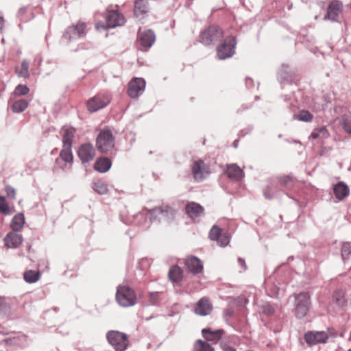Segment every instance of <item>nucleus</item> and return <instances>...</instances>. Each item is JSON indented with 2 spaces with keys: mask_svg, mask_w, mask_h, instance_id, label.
<instances>
[{
  "mask_svg": "<svg viewBox=\"0 0 351 351\" xmlns=\"http://www.w3.org/2000/svg\"><path fill=\"white\" fill-rule=\"evenodd\" d=\"M112 163L107 158H100L95 163V169L101 173L107 172L111 167Z\"/></svg>",
  "mask_w": 351,
  "mask_h": 351,
  "instance_id": "a878e982",
  "label": "nucleus"
},
{
  "mask_svg": "<svg viewBox=\"0 0 351 351\" xmlns=\"http://www.w3.org/2000/svg\"><path fill=\"white\" fill-rule=\"evenodd\" d=\"M333 190L336 198L339 200H342L349 195V189L343 182L337 183Z\"/></svg>",
  "mask_w": 351,
  "mask_h": 351,
  "instance_id": "b1692460",
  "label": "nucleus"
},
{
  "mask_svg": "<svg viewBox=\"0 0 351 351\" xmlns=\"http://www.w3.org/2000/svg\"><path fill=\"white\" fill-rule=\"evenodd\" d=\"M184 263L189 271L194 274H199L203 270V264L196 256L187 257Z\"/></svg>",
  "mask_w": 351,
  "mask_h": 351,
  "instance_id": "a211bd4d",
  "label": "nucleus"
},
{
  "mask_svg": "<svg viewBox=\"0 0 351 351\" xmlns=\"http://www.w3.org/2000/svg\"><path fill=\"white\" fill-rule=\"evenodd\" d=\"M317 130L318 131L319 136L321 135L323 138H326L329 135V134L325 127L319 128Z\"/></svg>",
  "mask_w": 351,
  "mask_h": 351,
  "instance_id": "603ef678",
  "label": "nucleus"
},
{
  "mask_svg": "<svg viewBox=\"0 0 351 351\" xmlns=\"http://www.w3.org/2000/svg\"><path fill=\"white\" fill-rule=\"evenodd\" d=\"M147 12V3L144 0H136L134 3V15L137 18H143Z\"/></svg>",
  "mask_w": 351,
  "mask_h": 351,
  "instance_id": "bb28decb",
  "label": "nucleus"
},
{
  "mask_svg": "<svg viewBox=\"0 0 351 351\" xmlns=\"http://www.w3.org/2000/svg\"><path fill=\"white\" fill-rule=\"evenodd\" d=\"M296 119L302 121L310 122L313 119V115L308 111L303 110L300 111Z\"/></svg>",
  "mask_w": 351,
  "mask_h": 351,
  "instance_id": "e433bc0d",
  "label": "nucleus"
},
{
  "mask_svg": "<svg viewBox=\"0 0 351 351\" xmlns=\"http://www.w3.org/2000/svg\"><path fill=\"white\" fill-rule=\"evenodd\" d=\"M174 210L168 206L156 207L148 210L147 217L150 221L161 219L162 218H171L173 216Z\"/></svg>",
  "mask_w": 351,
  "mask_h": 351,
  "instance_id": "9d476101",
  "label": "nucleus"
},
{
  "mask_svg": "<svg viewBox=\"0 0 351 351\" xmlns=\"http://www.w3.org/2000/svg\"><path fill=\"white\" fill-rule=\"evenodd\" d=\"M77 155L82 163H87L93 160L95 156V149L91 143L82 144L78 149Z\"/></svg>",
  "mask_w": 351,
  "mask_h": 351,
  "instance_id": "f8f14e48",
  "label": "nucleus"
},
{
  "mask_svg": "<svg viewBox=\"0 0 351 351\" xmlns=\"http://www.w3.org/2000/svg\"><path fill=\"white\" fill-rule=\"evenodd\" d=\"M332 303L339 308H344L350 303V299L346 292L341 289L336 290L332 296Z\"/></svg>",
  "mask_w": 351,
  "mask_h": 351,
  "instance_id": "f3484780",
  "label": "nucleus"
},
{
  "mask_svg": "<svg viewBox=\"0 0 351 351\" xmlns=\"http://www.w3.org/2000/svg\"><path fill=\"white\" fill-rule=\"evenodd\" d=\"M226 173L228 178L234 180H241L244 175L243 170L236 164L228 165Z\"/></svg>",
  "mask_w": 351,
  "mask_h": 351,
  "instance_id": "4be33fe9",
  "label": "nucleus"
},
{
  "mask_svg": "<svg viewBox=\"0 0 351 351\" xmlns=\"http://www.w3.org/2000/svg\"><path fill=\"white\" fill-rule=\"evenodd\" d=\"M23 241L22 235L14 230L8 232L4 239L5 245L9 248L18 247L22 243Z\"/></svg>",
  "mask_w": 351,
  "mask_h": 351,
  "instance_id": "6ab92c4d",
  "label": "nucleus"
},
{
  "mask_svg": "<svg viewBox=\"0 0 351 351\" xmlns=\"http://www.w3.org/2000/svg\"><path fill=\"white\" fill-rule=\"evenodd\" d=\"M342 4L340 1L335 0L332 1L328 7L327 14L324 19L330 20L332 22L339 21V15L341 11Z\"/></svg>",
  "mask_w": 351,
  "mask_h": 351,
  "instance_id": "2eb2a0df",
  "label": "nucleus"
},
{
  "mask_svg": "<svg viewBox=\"0 0 351 351\" xmlns=\"http://www.w3.org/2000/svg\"><path fill=\"white\" fill-rule=\"evenodd\" d=\"M237 144H238V141L237 140L234 141V143H233L234 147H237Z\"/></svg>",
  "mask_w": 351,
  "mask_h": 351,
  "instance_id": "13d9d810",
  "label": "nucleus"
},
{
  "mask_svg": "<svg viewBox=\"0 0 351 351\" xmlns=\"http://www.w3.org/2000/svg\"><path fill=\"white\" fill-rule=\"evenodd\" d=\"M25 224V216L22 213H17L14 216L11 222L10 227L14 232H19Z\"/></svg>",
  "mask_w": 351,
  "mask_h": 351,
  "instance_id": "393cba45",
  "label": "nucleus"
},
{
  "mask_svg": "<svg viewBox=\"0 0 351 351\" xmlns=\"http://www.w3.org/2000/svg\"><path fill=\"white\" fill-rule=\"evenodd\" d=\"M202 333L204 339L207 341L217 343L221 339L224 334V330L223 329L213 330L210 328H204L202 330Z\"/></svg>",
  "mask_w": 351,
  "mask_h": 351,
  "instance_id": "412c9836",
  "label": "nucleus"
},
{
  "mask_svg": "<svg viewBox=\"0 0 351 351\" xmlns=\"http://www.w3.org/2000/svg\"><path fill=\"white\" fill-rule=\"evenodd\" d=\"M221 348L223 351H237V350L225 342L221 343Z\"/></svg>",
  "mask_w": 351,
  "mask_h": 351,
  "instance_id": "3c124183",
  "label": "nucleus"
},
{
  "mask_svg": "<svg viewBox=\"0 0 351 351\" xmlns=\"http://www.w3.org/2000/svg\"><path fill=\"white\" fill-rule=\"evenodd\" d=\"M108 343L116 351H124L129 345L126 334L117 330H110L106 334Z\"/></svg>",
  "mask_w": 351,
  "mask_h": 351,
  "instance_id": "7ed1b4c3",
  "label": "nucleus"
},
{
  "mask_svg": "<svg viewBox=\"0 0 351 351\" xmlns=\"http://www.w3.org/2000/svg\"><path fill=\"white\" fill-rule=\"evenodd\" d=\"M223 35V31L217 26L211 25L202 32L199 41L205 45L217 42Z\"/></svg>",
  "mask_w": 351,
  "mask_h": 351,
  "instance_id": "0eeeda50",
  "label": "nucleus"
},
{
  "mask_svg": "<svg viewBox=\"0 0 351 351\" xmlns=\"http://www.w3.org/2000/svg\"><path fill=\"white\" fill-rule=\"evenodd\" d=\"M275 312V308L269 303H266L263 306V313L267 315H271Z\"/></svg>",
  "mask_w": 351,
  "mask_h": 351,
  "instance_id": "a18cd8bd",
  "label": "nucleus"
},
{
  "mask_svg": "<svg viewBox=\"0 0 351 351\" xmlns=\"http://www.w3.org/2000/svg\"><path fill=\"white\" fill-rule=\"evenodd\" d=\"M145 88V81L143 78L135 77L132 80L128 88V94L132 98H136L141 94Z\"/></svg>",
  "mask_w": 351,
  "mask_h": 351,
  "instance_id": "9b49d317",
  "label": "nucleus"
},
{
  "mask_svg": "<svg viewBox=\"0 0 351 351\" xmlns=\"http://www.w3.org/2000/svg\"><path fill=\"white\" fill-rule=\"evenodd\" d=\"M238 265L241 267V269L239 272L245 271L247 269V266L245 264V261L242 258H239L237 260Z\"/></svg>",
  "mask_w": 351,
  "mask_h": 351,
  "instance_id": "09e8293b",
  "label": "nucleus"
},
{
  "mask_svg": "<svg viewBox=\"0 0 351 351\" xmlns=\"http://www.w3.org/2000/svg\"><path fill=\"white\" fill-rule=\"evenodd\" d=\"M26 8H22L19 10L18 15L19 17H21L23 14L26 12Z\"/></svg>",
  "mask_w": 351,
  "mask_h": 351,
  "instance_id": "6e6d98bb",
  "label": "nucleus"
},
{
  "mask_svg": "<svg viewBox=\"0 0 351 351\" xmlns=\"http://www.w3.org/2000/svg\"><path fill=\"white\" fill-rule=\"evenodd\" d=\"M328 339V335L323 331L308 332L304 335V339L309 345L325 343Z\"/></svg>",
  "mask_w": 351,
  "mask_h": 351,
  "instance_id": "4468645a",
  "label": "nucleus"
},
{
  "mask_svg": "<svg viewBox=\"0 0 351 351\" xmlns=\"http://www.w3.org/2000/svg\"><path fill=\"white\" fill-rule=\"evenodd\" d=\"M96 145L97 149L101 153H107L113 149L114 138L109 129L100 131L96 138Z\"/></svg>",
  "mask_w": 351,
  "mask_h": 351,
  "instance_id": "f03ea898",
  "label": "nucleus"
},
{
  "mask_svg": "<svg viewBox=\"0 0 351 351\" xmlns=\"http://www.w3.org/2000/svg\"><path fill=\"white\" fill-rule=\"evenodd\" d=\"M193 176L195 181H203L210 173L209 167L202 160L193 162L191 167Z\"/></svg>",
  "mask_w": 351,
  "mask_h": 351,
  "instance_id": "1a4fd4ad",
  "label": "nucleus"
},
{
  "mask_svg": "<svg viewBox=\"0 0 351 351\" xmlns=\"http://www.w3.org/2000/svg\"><path fill=\"white\" fill-rule=\"evenodd\" d=\"M7 195L11 198L14 199L16 197V190L11 186H6L5 188Z\"/></svg>",
  "mask_w": 351,
  "mask_h": 351,
  "instance_id": "49530a36",
  "label": "nucleus"
},
{
  "mask_svg": "<svg viewBox=\"0 0 351 351\" xmlns=\"http://www.w3.org/2000/svg\"><path fill=\"white\" fill-rule=\"evenodd\" d=\"M35 60L38 61L39 63H40L42 61L41 58H39V59L35 58Z\"/></svg>",
  "mask_w": 351,
  "mask_h": 351,
  "instance_id": "bf43d9fd",
  "label": "nucleus"
},
{
  "mask_svg": "<svg viewBox=\"0 0 351 351\" xmlns=\"http://www.w3.org/2000/svg\"><path fill=\"white\" fill-rule=\"evenodd\" d=\"M348 351H351V349H350Z\"/></svg>",
  "mask_w": 351,
  "mask_h": 351,
  "instance_id": "e2e57ef3",
  "label": "nucleus"
},
{
  "mask_svg": "<svg viewBox=\"0 0 351 351\" xmlns=\"http://www.w3.org/2000/svg\"><path fill=\"white\" fill-rule=\"evenodd\" d=\"M236 44L237 41L234 36H227L223 43L217 47V52L219 58L225 60L232 57L234 54Z\"/></svg>",
  "mask_w": 351,
  "mask_h": 351,
  "instance_id": "6e6552de",
  "label": "nucleus"
},
{
  "mask_svg": "<svg viewBox=\"0 0 351 351\" xmlns=\"http://www.w3.org/2000/svg\"><path fill=\"white\" fill-rule=\"evenodd\" d=\"M195 351H214V349L210 344L199 339L195 345Z\"/></svg>",
  "mask_w": 351,
  "mask_h": 351,
  "instance_id": "c9c22d12",
  "label": "nucleus"
},
{
  "mask_svg": "<svg viewBox=\"0 0 351 351\" xmlns=\"http://www.w3.org/2000/svg\"><path fill=\"white\" fill-rule=\"evenodd\" d=\"M319 136V134L318 132V131L316 130H314L311 134V137L313 139H315V138H317Z\"/></svg>",
  "mask_w": 351,
  "mask_h": 351,
  "instance_id": "5fc2aeb1",
  "label": "nucleus"
},
{
  "mask_svg": "<svg viewBox=\"0 0 351 351\" xmlns=\"http://www.w3.org/2000/svg\"><path fill=\"white\" fill-rule=\"evenodd\" d=\"M204 211V208L199 204L191 202L186 206V213L191 219H196L199 217Z\"/></svg>",
  "mask_w": 351,
  "mask_h": 351,
  "instance_id": "5701e85b",
  "label": "nucleus"
},
{
  "mask_svg": "<svg viewBox=\"0 0 351 351\" xmlns=\"http://www.w3.org/2000/svg\"><path fill=\"white\" fill-rule=\"evenodd\" d=\"M230 237L228 234H221L219 236V239L217 240L218 244L220 246H226L230 243Z\"/></svg>",
  "mask_w": 351,
  "mask_h": 351,
  "instance_id": "37998d69",
  "label": "nucleus"
},
{
  "mask_svg": "<svg viewBox=\"0 0 351 351\" xmlns=\"http://www.w3.org/2000/svg\"><path fill=\"white\" fill-rule=\"evenodd\" d=\"M75 130L73 128H66L64 130L62 136V143L64 146L72 147L73 138L74 137Z\"/></svg>",
  "mask_w": 351,
  "mask_h": 351,
  "instance_id": "cd10ccee",
  "label": "nucleus"
},
{
  "mask_svg": "<svg viewBox=\"0 0 351 351\" xmlns=\"http://www.w3.org/2000/svg\"><path fill=\"white\" fill-rule=\"evenodd\" d=\"M35 60L38 61L39 63H40L42 61L41 58H39V59L35 58Z\"/></svg>",
  "mask_w": 351,
  "mask_h": 351,
  "instance_id": "680f3d73",
  "label": "nucleus"
},
{
  "mask_svg": "<svg viewBox=\"0 0 351 351\" xmlns=\"http://www.w3.org/2000/svg\"><path fill=\"white\" fill-rule=\"evenodd\" d=\"M93 189L100 195H104L108 192V186L102 180H97L93 184Z\"/></svg>",
  "mask_w": 351,
  "mask_h": 351,
  "instance_id": "f704fd0d",
  "label": "nucleus"
},
{
  "mask_svg": "<svg viewBox=\"0 0 351 351\" xmlns=\"http://www.w3.org/2000/svg\"><path fill=\"white\" fill-rule=\"evenodd\" d=\"M28 106V101L26 99H21L14 101L12 106V110L15 113L23 112Z\"/></svg>",
  "mask_w": 351,
  "mask_h": 351,
  "instance_id": "7c9ffc66",
  "label": "nucleus"
},
{
  "mask_svg": "<svg viewBox=\"0 0 351 351\" xmlns=\"http://www.w3.org/2000/svg\"><path fill=\"white\" fill-rule=\"evenodd\" d=\"M4 20L2 17H0V29H2L3 25Z\"/></svg>",
  "mask_w": 351,
  "mask_h": 351,
  "instance_id": "4d7b16f0",
  "label": "nucleus"
},
{
  "mask_svg": "<svg viewBox=\"0 0 351 351\" xmlns=\"http://www.w3.org/2000/svg\"><path fill=\"white\" fill-rule=\"evenodd\" d=\"M212 310V306L206 298L200 299L195 305V312L196 314L205 316L208 315Z\"/></svg>",
  "mask_w": 351,
  "mask_h": 351,
  "instance_id": "aec40b11",
  "label": "nucleus"
},
{
  "mask_svg": "<svg viewBox=\"0 0 351 351\" xmlns=\"http://www.w3.org/2000/svg\"><path fill=\"white\" fill-rule=\"evenodd\" d=\"M271 191H273V189L271 186H269L264 190L263 193L265 198L268 199H271L273 198L274 196L271 194Z\"/></svg>",
  "mask_w": 351,
  "mask_h": 351,
  "instance_id": "8fccbe9b",
  "label": "nucleus"
},
{
  "mask_svg": "<svg viewBox=\"0 0 351 351\" xmlns=\"http://www.w3.org/2000/svg\"><path fill=\"white\" fill-rule=\"evenodd\" d=\"M16 73L20 77L27 78L29 76V63L26 60L21 62L20 67H16L15 69Z\"/></svg>",
  "mask_w": 351,
  "mask_h": 351,
  "instance_id": "c756f323",
  "label": "nucleus"
},
{
  "mask_svg": "<svg viewBox=\"0 0 351 351\" xmlns=\"http://www.w3.org/2000/svg\"><path fill=\"white\" fill-rule=\"evenodd\" d=\"M341 258L344 263L348 260L351 256V243L343 242L341 248Z\"/></svg>",
  "mask_w": 351,
  "mask_h": 351,
  "instance_id": "72a5a7b5",
  "label": "nucleus"
},
{
  "mask_svg": "<svg viewBox=\"0 0 351 351\" xmlns=\"http://www.w3.org/2000/svg\"><path fill=\"white\" fill-rule=\"evenodd\" d=\"M278 180L283 186H288L289 183L292 182V178L289 176L280 177Z\"/></svg>",
  "mask_w": 351,
  "mask_h": 351,
  "instance_id": "de8ad7c7",
  "label": "nucleus"
},
{
  "mask_svg": "<svg viewBox=\"0 0 351 351\" xmlns=\"http://www.w3.org/2000/svg\"><path fill=\"white\" fill-rule=\"evenodd\" d=\"M311 300L308 293L303 292L298 294L295 298V314L300 319L305 317L310 308Z\"/></svg>",
  "mask_w": 351,
  "mask_h": 351,
  "instance_id": "423d86ee",
  "label": "nucleus"
},
{
  "mask_svg": "<svg viewBox=\"0 0 351 351\" xmlns=\"http://www.w3.org/2000/svg\"><path fill=\"white\" fill-rule=\"evenodd\" d=\"M234 313V311L232 308H228L224 311V316L226 317H231Z\"/></svg>",
  "mask_w": 351,
  "mask_h": 351,
  "instance_id": "864d4df0",
  "label": "nucleus"
},
{
  "mask_svg": "<svg viewBox=\"0 0 351 351\" xmlns=\"http://www.w3.org/2000/svg\"><path fill=\"white\" fill-rule=\"evenodd\" d=\"M35 60L38 61L39 63H40L42 61L41 58H39V59L35 58Z\"/></svg>",
  "mask_w": 351,
  "mask_h": 351,
  "instance_id": "052dcab7",
  "label": "nucleus"
},
{
  "mask_svg": "<svg viewBox=\"0 0 351 351\" xmlns=\"http://www.w3.org/2000/svg\"><path fill=\"white\" fill-rule=\"evenodd\" d=\"M125 22L124 16L117 10L107 11L106 15V24L97 23L95 28L99 29L102 28L106 29L108 28H114L118 26L123 25Z\"/></svg>",
  "mask_w": 351,
  "mask_h": 351,
  "instance_id": "39448f33",
  "label": "nucleus"
},
{
  "mask_svg": "<svg viewBox=\"0 0 351 351\" xmlns=\"http://www.w3.org/2000/svg\"><path fill=\"white\" fill-rule=\"evenodd\" d=\"M169 279L174 282H179L182 278V271L178 266H173L169 271Z\"/></svg>",
  "mask_w": 351,
  "mask_h": 351,
  "instance_id": "c85d7f7f",
  "label": "nucleus"
},
{
  "mask_svg": "<svg viewBox=\"0 0 351 351\" xmlns=\"http://www.w3.org/2000/svg\"><path fill=\"white\" fill-rule=\"evenodd\" d=\"M71 146H64L60 152V158L66 162H71L73 161V154Z\"/></svg>",
  "mask_w": 351,
  "mask_h": 351,
  "instance_id": "473e14b6",
  "label": "nucleus"
},
{
  "mask_svg": "<svg viewBox=\"0 0 351 351\" xmlns=\"http://www.w3.org/2000/svg\"><path fill=\"white\" fill-rule=\"evenodd\" d=\"M0 213L5 215L10 214V207L3 196H0Z\"/></svg>",
  "mask_w": 351,
  "mask_h": 351,
  "instance_id": "58836bf2",
  "label": "nucleus"
},
{
  "mask_svg": "<svg viewBox=\"0 0 351 351\" xmlns=\"http://www.w3.org/2000/svg\"><path fill=\"white\" fill-rule=\"evenodd\" d=\"M110 103V99L104 95H98L90 99L88 104V110L91 112H95L104 107Z\"/></svg>",
  "mask_w": 351,
  "mask_h": 351,
  "instance_id": "ddd939ff",
  "label": "nucleus"
},
{
  "mask_svg": "<svg viewBox=\"0 0 351 351\" xmlns=\"http://www.w3.org/2000/svg\"><path fill=\"white\" fill-rule=\"evenodd\" d=\"M159 293L158 292H150L149 293L148 299L150 304L155 305L159 302Z\"/></svg>",
  "mask_w": 351,
  "mask_h": 351,
  "instance_id": "79ce46f5",
  "label": "nucleus"
},
{
  "mask_svg": "<svg viewBox=\"0 0 351 351\" xmlns=\"http://www.w3.org/2000/svg\"><path fill=\"white\" fill-rule=\"evenodd\" d=\"M341 124L347 133L351 134V119L343 117L341 121Z\"/></svg>",
  "mask_w": 351,
  "mask_h": 351,
  "instance_id": "a19ab883",
  "label": "nucleus"
},
{
  "mask_svg": "<svg viewBox=\"0 0 351 351\" xmlns=\"http://www.w3.org/2000/svg\"><path fill=\"white\" fill-rule=\"evenodd\" d=\"M221 235V229L217 226H213L209 232V237L211 240L217 241Z\"/></svg>",
  "mask_w": 351,
  "mask_h": 351,
  "instance_id": "ea45409f",
  "label": "nucleus"
},
{
  "mask_svg": "<svg viewBox=\"0 0 351 351\" xmlns=\"http://www.w3.org/2000/svg\"><path fill=\"white\" fill-rule=\"evenodd\" d=\"M88 29L86 23L79 21L75 25H71L65 30L63 38L73 41L86 36Z\"/></svg>",
  "mask_w": 351,
  "mask_h": 351,
  "instance_id": "20e7f679",
  "label": "nucleus"
},
{
  "mask_svg": "<svg viewBox=\"0 0 351 351\" xmlns=\"http://www.w3.org/2000/svg\"><path fill=\"white\" fill-rule=\"evenodd\" d=\"M116 300L118 304L123 307L134 306L136 303L134 291L125 285H119L117 289Z\"/></svg>",
  "mask_w": 351,
  "mask_h": 351,
  "instance_id": "f257e3e1",
  "label": "nucleus"
},
{
  "mask_svg": "<svg viewBox=\"0 0 351 351\" xmlns=\"http://www.w3.org/2000/svg\"><path fill=\"white\" fill-rule=\"evenodd\" d=\"M138 40L141 46L144 48H150L156 40L154 32L151 29L138 31Z\"/></svg>",
  "mask_w": 351,
  "mask_h": 351,
  "instance_id": "dca6fc26",
  "label": "nucleus"
},
{
  "mask_svg": "<svg viewBox=\"0 0 351 351\" xmlns=\"http://www.w3.org/2000/svg\"><path fill=\"white\" fill-rule=\"evenodd\" d=\"M40 277L39 271L28 270L24 273V280L28 283H34L37 282Z\"/></svg>",
  "mask_w": 351,
  "mask_h": 351,
  "instance_id": "2f4dec72",
  "label": "nucleus"
},
{
  "mask_svg": "<svg viewBox=\"0 0 351 351\" xmlns=\"http://www.w3.org/2000/svg\"><path fill=\"white\" fill-rule=\"evenodd\" d=\"M10 308V306L7 302V300L0 296V313H6Z\"/></svg>",
  "mask_w": 351,
  "mask_h": 351,
  "instance_id": "c03bdc74",
  "label": "nucleus"
},
{
  "mask_svg": "<svg viewBox=\"0 0 351 351\" xmlns=\"http://www.w3.org/2000/svg\"><path fill=\"white\" fill-rule=\"evenodd\" d=\"M29 92V88L26 85L19 84L15 88L13 94L16 96H23L27 95Z\"/></svg>",
  "mask_w": 351,
  "mask_h": 351,
  "instance_id": "4c0bfd02",
  "label": "nucleus"
}]
</instances>
